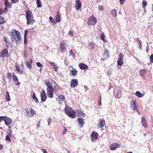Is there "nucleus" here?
Instances as JSON below:
<instances>
[{
  "mask_svg": "<svg viewBox=\"0 0 153 153\" xmlns=\"http://www.w3.org/2000/svg\"><path fill=\"white\" fill-rule=\"evenodd\" d=\"M45 84L47 86V95L49 98L53 97V85H56V84L54 81L52 79H49L47 82L45 83Z\"/></svg>",
  "mask_w": 153,
  "mask_h": 153,
  "instance_id": "1",
  "label": "nucleus"
},
{
  "mask_svg": "<svg viewBox=\"0 0 153 153\" xmlns=\"http://www.w3.org/2000/svg\"><path fill=\"white\" fill-rule=\"evenodd\" d=\"M10 33H11L10 34V36L13 37V38H12V40L13 42L16 41L17 42V41L21 39V34L19 31L16 30H13L12 32H10Z\"/></svg>",
  "mask_w": 153,
  "mask_h": 153,
  "instance_id": "2",
  "label": "nucleus"
},
{
  "mask_svg": "<svg viewBox=\"0 0 153 153\" xmlns=\"http://www.w3.org/2000/svg\"><path fill=\"white\" fill-rule=\"evenodd\" d=\"M10 33H11L10 34V36L13 37V38H12V40L13 42L16 41L17 42V41L21 39V34L19 31L16 30H13L12 32H10Z\"/></svg>",
  "mask_w": 153,
  "mask_h": 153,
  "instance_id": "3",
  "label": "nucleus"
},
{
  "mask_svg": "<svg viewBox=\"0 0 153 153\" xmlns=\"http://www.w3.org/2000/svg\"><path fill=\"white\" fill-rule=\"evenodd\" d=\"M10 33H11L10 34V36L13 37V38H12V40L13 42L16 41L17 42V41L21 39V34L19 31L16 30H13L12 32H10Z\"/></svg>",
  "mask_w": 153,
  "mask_h": 153,
  "instance_id": "4",
  "label": "nucleus"
},
{
  "mask_svg": "<svg viewBox=\"0 0 153 153\" xmlns=\"http://www.w3.org/2000/svg\"><path fill=\"white\" fill-rule=\"evenodd\" d=\"M26 18L27 19V24H33L35 22L32 13L30 10H27L25 12Z\"/></svg>",
  "mask_w": 153,
  "mask_h": 153,
  "instance_id": "5",
  "label": "nucleus"
},
{
  "mask_svg": "<svg viewBox=\"0 0 153 153\" xmlns=\"http://www.w3.org/2000/svg\"><path fill=\"white\" fill-rule=\"evenodd\" d=\"M65 113L69 117L74 118L76 116V114L72 108L68 106H66L65 109Z\"/></svg>",
  "mask_w": 153,
  "mask_h": 153,
  "instance_id": "6",
  "label": "nucleus"
},
{
  "mask_svg": "<svg viewBox=\"0 0 153 153\" xmlns=\"http://www.w3.org/2000/svg\"><path fill=\"white\" fill-rule=\"evenodd\" d=\"M66 41V40H62L60 42L59 50L60 52L62 53H65L67 51L66 48L67 45L65 44Z\"/></svg>",
  "mask_w": 153,
  "mask_h": 153,
  "instance_id": "7",
  "label": "nucleus"
},
{
  "mask_svg": "<svg viewBox=\"0 0 153 153\" xmlns=\"http://www.w3.org/2000/svg\"><path fill=\"white\" fill-rule=\"evenodd\" d=\"M9 57V53L7 49H4L0 52V58L2 59V60L4 61V59Z\"/></svg>",
  "mask_w": 153,
  "mask_h": 153,
  "instance_id": "8",
  "label": "nucleus"
},
{
  "mask_svg": "<svg viewBox=\"0 0 153 153\" xmlns=\"http://www.w3.org/2000/svg\"><path fill=\"white\" fill-rule=\"evenodd\" d=\"M97 22V19L93 15L90 16L88 19V24L89 25H94Z\"/></svg>",
  "mask_w": 153,
  "mask_h": 153,
  "instance_id": "9",
  "label": "nucleus"
},
{
  "mask_svg": "<svg viewBox=\"0 0 153 153\" xmlns=\"http://www.w3.org/2000/svg\"><path fill=\"white\" fill-rule=\"evenodd\" d=\"M25 111L29 117H32L35 114V111L31 108H26Z\"/></svg>",
  "mask_w": 153,
  "mask_h": 153,
  "instance_id": "10",
  "label": "nucleus"
},
{
  "mask_svg": "<svg viewBox=\"0 0 153 153\" xmlns=\"http://www.w3.org/2000/svg\"><path fill=\"white\" fill-rule=\"evenodd\" d=\"M91 141L93 142L96 141L98 138V133L95 131H93L92 132L90 136Z\"/></svg>",
  "mask_w": 153,
  "mask_h": 153,
  "instance_id": "11",
  "label": "nucleus"
},
{
  "mask_svg": "<svg viewBox=\"0 0 153 153\" xmlns=\"http://www.w3.org/2000/svg\"><path fill=\"white\" fill-rule=\"evenodd\" d=\"M121 147V145L116 143H114L111 144L110 146V149L111 150H114L117 148H120Z\"/></svg>",
  "mask_w": 153,
  "mask_h": 153,
  "instance_id": "12",
  "label": "nucleus"
},
{
  "mask_svg": "<svg viewBox=\"0 0 153 153\" xmlns=\"http://www.w3.org/2000/svg\"><path fill=\"white\" fill-rule=\"evenodd\" d=\"M78 85V81L77 79H73L71 80V86L72 88H75Z\"/></svg>",
  "mask_w": 153,
  "mask_h": 153,
  "instance_id": "13",
  "label": "nucleus"
},
{
  "mask_svg": "<svg viewBox=\"0 0 153 153\" xmlns=\"http://www.w3.org/2000/svg\"><path fill=\"white\" fill-rule=\"evenodd\" d=\"M40 96L41 101L43 102H45L47 98L46 93L44 90H43L40 93Z\"/></svg>",
  "mask_w": 153,
  "mask_h": 153,
  "instance_id": "14",
  "label": "nucleus"
},
{
  "mask_svg": "<svg viewBox=\"0 0 153 153\" xmlns=\"http://www.w3.org/2000/svg\"><path fill=\"white\" fill-rule=\"evenodd\" d=\"M82 6V3L80 0H77L75 1V7L76 10L80 9Z\"/></svg>",
  "mask_w": 153,
  "mask_h": 153,
  "instance_id": "15",
  "label": "nucleus"
},
{
  "mask_svg": "<svg viewBox=\"0 0 153 153\" xmlns=\"http://www.w3.org/2000/svg\"><path fill=\"white\" fill-rule=\"evenodd\" d=\"M4 122L5 124L8 126L9 128H10V127L9 126V125L12 123V120L10 118L6 117Z\"/></svg>",
  "mask_w": 153,
  "mask_h": 153,
  "instance_id": "16",
  "label": "nucleus"
},
{
  "mask_svg": "<svg viewBox=\"0 0 153 153\" xmlns=\"http://www.w3.org/2000/svg\"><path fill=\"white\" fill-rule=\"evenodd\" d=\"M123 55L121 53H120L119 55V57L117 61L118 65H121L123 64Z\"/></svg>",
  "mask_w": 153,
  "mask_h": 153,
  "instance_id": "17",
  "label": "nucleus"
},
{
  "mask_svg": "<svg viewBox=\"0 0 153 153\" xmlns=\"http://www.w3.org/2000/svg\"><path fill=\"white\" fill-rule=\"evenodd\" d=\"M105 122L103 119H100L98 124V126L100 128H101L105 125Z\"/></svg>",
  "mask_w": 153,
  "mask_h": 153,
  "instance_id": "18",
  "label": "nucleus"
},
{
  "mask_svg": "<svg viewBox=\"0 0 153 153\" xmlns=\"http://www.w3.org/2000/svg\"><path fill=\"white\" fill-rule=\"evenodd\" d=\"M137 103L135 100H132L130 104V105L132 107L133 109L135 111H137V105H136Z\"/></svg>",
  "mask_w": 153,
  "mask_h": 153,
  "instance_id": "19",
  "label": "nucleus"
},
{
  "mask_svg": "<svg viewBox=\"0 0 153 153\" xmlns=\"http://www.w3.org/2000/svg\"><path fill=\"white\" fill-rule=\"evenodd\" d=\"M85 119L83 120L82 118H78L77 119L78 122L80 125L81 128L83 127L85 125V122H84Z\"/></svg>",
  "mask_w": 153,
  "mask_h": 153,
  "instance_id": "20",
  "label": "nucleus"
},
{
  "mask_svg": "<svg viewBox=\"0 0 153 153\" xmlns=\"http://www.w3.org/2000/svg\"><path fill=\"white\" fill-rule=\"evenodd\" d=\"M4 41L6 43V46L7 47L9 48L11 46V45L10 40L6 36H4Z\"/></svg>",
  "mask_w": 153,
  "mask_h": 153,
  "instance_id": "21",
  "label": "nucleus"
},
{
  "mask_svg": "<svg viewBox=\"0 0 153 153\" xmlns=\"http://www.w3.org/2000/svg\"><path fill=\"white\" fill-rule=\"evenodd\" d=\"M61 15L59 11L57 13V15L55 17V19L56 22H60L61 21Z\"/></svg>",
  "mask_w": 153,
  "mask_h": 153,
  "instance_id": "22",
  "label": "nucleus"
},
{
  "mask_svg": "<svg viewBox=\"0 0 153 153\" xmlns=\"http://www.w3.org/2000/svg\"><path fill=\"white\" fill-rule=\"evenodd\" d=\"M12 78L14 82H15V84L18 86H19L20 83L18 82V79L17 77L15 75H13Z\"/></svg>",
  "mask_w": 153,
  "mask_h": 153,
  "instance_id": "23",
  "label": "nucleus"
},
{
  "mask_svg": "<svg viewBox=\"0 0 153 153\" xmlns=\"http://www.w3.org/2000/svg\"><path fill=\"white\" fill-rule=\"evenodd\" d=\"M141 122L143 126L145 128H147L148 127L147 122L144 117H143L142 118Z\"/></svg>",
  "mask_w": 153,
  "mask_h": 153,
  "instance_id": "24",
  "label": "nucleus"
},
{
  "mask_svg": "<svg viewBox=\"0 0 153 153\" xmlns=\"http://www.w3.org/2000/svg\"><path fill=\"white\" fill-rule=\"evenodd\" d=\"M4 2L6 7L9 8H10L11 7L12 3H9L8 0H4Z\"/></svg>",
  "mask_w": 153,
  "mask_h": 153,
  "instance_id": "25",
  "label": "nucleus"
},
{
  "mask_svg": "<svg viewBox=\"0 0 153 153\" xmlns=\"http://www.w3.org/2000/svg\"><path fill=\"white\" fill-rule=\"evenodd\" d=\"M59 91V88L57 85L56 84V85H55L53 88V92H54L55 94H56Z\"/></svg>",
  "mask_w": 153,
  "mask_h": 153,
  "instance_id": "26",
  "label": "nucleus"
},
{
  "mask_svg": "<svg viewBox=\"0 0 153 153\" xmlns=\"http://www.w3.org/2000/svg\"><path fill=\"white\" fill-rule=\"evenodd\" d=\"M77 74V71L75 69H74L71 71V73L70 74L71 75H72L73 76H76Z\"/></svg>",
  "mask_w": 153,
  "mask_h": 153,
  "instance_id": "27",
  "label": "nucleus"
},
{
  "mask_svg": "<svg viewBox=\"0 0 153 153\" xmlns=\"http://www.w3.org/2000/svg\"><path fill=\"white\" fill-rule=\"evenodd\" d=\"M11 137V134L10 133H9L7 135H6V140L7 141H8L9 142L11 141V140L10 138Z\"/></svg>",
  "mask_w": 153,
  "mask_h": 153,
  "instance_id": "28",
  "label": "nucleus"
},
{
  "mask_svg": "<svg viewBox=\"0 0 153 153\" xmlns=\"http://www.w3.org/2000/svg\"><path fill=\"white\" fill-rule=\"evenodd\" d=\"M5 98L7 101H9L10 100V96L9 94V93L8 91L6 93Z\"/></svg>",
  "mask_w": 153,
  "mask_h": 153,
  "instance_id": "29",
  "label": "nucleus"
},
{
  "mask_svg": "<svg viewBox=\"0 0 153 153\" xmlns=\"http://www.w3.org/2000/svg\"><path fill=\"white\" fill-rule=\"evenodd\" d=\"M111 13L114 17H115L117 16V11L116 10H112L111 11Z\"/></svg>",
  "mask_w": 153,
  "mask_h": 153,
  "instance_id": "30",
  "label": "nucleus"
},
{
  "mask_svg": "<svg viewBox=\"0 0 153 153\" xmlns=\"http://www.w3.org/2000/svg\"><path fill=\"white\" fill-rule=\"evenodd\" d=\"M146 70L143 69V70H142L140 72V75L142 76H143L145 74H146Z\"/></svg>",
  "mask_w": 153,
  "mask_h": 153,
  "instance_id": "31",
  "label": "nucleus"
},
{
  "mask_svg": "<svg viewBox=\"0 0 153 153\" xmlns=\"http://www.w3.org/2000/svg\"><path fill=\"white\" fill-rule=\"evenodd\" d=\"M135 94L139 97H141L143 96V95L139 91H137L135 93Z\"/></svg>",
  "mask_w": 153,
  "mask_h": 153,
  "instance_id": "32",
  "label": "nucleus"
},
{
  "mask_svg": "<svg viewBox=\"0 0 153 153\" xmlns=\"http://www.w3.org/2000/svg\"><path fill=\"white\" fill-rule=\"evenodd\" d=\"M33 100L35 101L36 103H39V100H38L37 98L36 97L35 94L34 92L33 93Z\"/></svg>",
  "mask_w": 153,
  "mask_h": 153,
  "instance_id": "33",
  "label": "nucleus"
},
{
  "mask_svg": "<svg viewBox=\"0 0 153 153\" xmlns=\"http://www.w3.org/2000/svg\"><path fill=\"white\" fill-rule=\"evenodd\" d=\"M16 70H15V71H17L18 73L21 74L23 73V71L21 68H16Z\"/></svg>",
  "mask_w": 153,
  "mask_h": 153,
  "instance_id": "34",
  "label": "nucleus"
},
{
  "mask_svg": "<svg viewBox=\"0 0 153 153\" xmlns=\"http://www.w3.org/2000/svg\"><path fill=\"white\" fill-rule=\"evenodd\" d=\"M36 3L38 7H42L40 0H36Z\"/></svg>",
  "mask_w": 153,
  "mask_h": 153,
  "instance_id": "35",
  "label": "nucleus"
},
{
  "mask_svg": "<svg viewBox=\"0 0 153 153\" xmlns=\"http://www.w3.org/2000/svg\"><path fill=\"white\" fill-rule=\"evenodd\" d=\"M58 98L62 101H64L65 100V97L62 95H60L59 96Z\"/></svg>",
  "mask_w": 153,
  "mask_h": 153,
  "instance_id": "36",
  "label": "nucleus"
},
{
  "mask_svg": "<svg viewBox=\"0 0 153 153\" xmlns=\"http://www.w3.org/2000/svg\"><path fill=\"white\" fill-rule=\"evenodd\" d=\"M5 22L3 17L0 16V24L4 23Z\"/></svg>",
  "mask_w": 153,
  "mask_h": 153,
  "instance_id": "37",
  "label": "nucleus"
},
{
  "mask_svg": "<svg viewBox=\"0 0 153 153\" xmlns=\"http://www.w3.org/2000/svg\"><path fill=\"white\" fill-rule=\"evenodd\" d=\"M32 62V60L30 59L28 62L26 63V65L27 67H30L31 66V63Z\"/></svg>",
  "mask_w": 153,
  "mask_h": 153,
  "instance_id": "38",
  "label": "nucleus"
},
{
  "mask_svg": "<svg viewBox=\"0 0 153 153\" xmlns=\"http://www.w3.org/2000/svg\"><path fill=\"white\" fill-rule=\"evenodd\" d=\"M105 36L104 35V33H102L100 35V38L103 41H105Z\"/></svg>",
  "mask_w": 153,
  "mask_h": 153,
  "instance_id": "39",
  "label": "nucleus"
},
{
  "mask_svg": "<svg viewBox=\"0 0 153 153\" xmlns=\"http://www.w3.org/2000/svg\"><path fill=\"white\" fill-rule=\"evenodd\" d=\"M94 43L93 42H91L89 44V45L91 49H93L94 48Z\"/></svg>",
  "mask_w": 153,
  "mask_h": 153,
  "instance_id": "40",
  "label": "nucleus"
},
{
  "mask_svg": "<svg viewBox=\"0 0 153 153\" xmlns=\"http://www.w3.org/2000/svg\"><path fill=\"white\" fill-rule=\"evenodd\" d=\"M12 75L11 73H8L7 74V78L8 79L11 80Z\"/></svg>",
  "mask_w": 153,
  "mask_h": 153,
  "instance_id": "41",
  "label": "nucleus"
},
{
  "mask_svg": "<svg viewBox=\"0 0 153 153\" xmlns=\"http://www.w3.org/2000/svg\"><path fill=\"white\" fill-rule=\"evenodd\" d=\"M69 53H70V54H69L70 55L73 57H75V54L73 52L72 50V49H71Z\"/></svg>",
  "mask_w": 153,
  "mask_h": 153,
  "instance_id": "42",
  "label": "nucleus"
},
{
  "mask_svg": "<svg viewBox=\"0 0 153 153\" xmlns=\"http://www.w3.org/2000/svg\"><path fill=\"white\" fill-rule=\"evenodd\" d=\"M79 67H88V66L85 64L80 63L79 65Z\"/></svg>",
  "mask_w": 153,
  "mask_h": 153,
  "instance_id": "43",
  "label": "nucleus"
},
{
  "mask_svg": "<svg viewBox=\"0 0 153 153\" xmlns=\"http://www.w3.org/2000/svg\"><path fill=\"white\" fill-rule=\"evenodd\" d=\"M147 4V2L145 1H143L142 3V5L143 7H146Z\"/></svg>",
  "mask_w": 153,
  "mask_h": 153,
  "instance_id": "44",
  "label": "nucleus"
},
{
  "mask_svg": "<svg viewBox=\"0 0 153 153\" xmlns=\"http://www.w3.org/2000/svg\"><path fill=\"white\" fill-rule=\"evenodd\" d=\"M101 101H102L101 96V95H100V98H99V100L98 101V104L100 105H101Z\"/></svg>",
  "mask_w": 153,
  "mask_h": 153,
  "instance_id": "45",
  "label": "nucleus"
},
{
  "mask_svg": "<svg viewBox=\"0 0 153 153\" xmlns=\"http://www.w3.org/2000/svg\"><path fill=\"white\" fill-rule=\"evenodd\" d=\"M5 118L6 117L5 116H0V122H1L2 120L4 121Z\"/></svg>",
  "mask_w": 153,
  "mask_h": 153,
  "instance_id": "46",
  "label": "nucleus"
},
{
  "mask_svg": "<svg viewBox=\"0 0 153 153\" xmlns=\"http://www.w3.org/2000/svg\"><path fill=\"white\" fill-rule=\"evenodd\" d=\"M49 20L50 22L52 23H54L55 22V21L53 19L51 16L49 17Z\"/></svg>",
  "mask_w": 153,
  "mask_h": 153,
  "instance_id": "47",
  "label": "nucleus"
},
{
  "mask_svg": "<svg viewBox=\"0 0 153 153\" xmlns=\"http://www.w3.org/2000/svg\"><path fill=\"white\" fill-rule=\"evenodd\" d=\"M63 128H64V130H63V131L62 132V134L63 135H64L65 134L66 132L67 131L66 128L64 126H63Z\"/></svg>",
  "mask_w": 153,
  "mask_h": 153,
  "instance_id": "48",
  "label": "nucleus"
},
{
  "mask_svg": "<svg viewBox=\"0 0 153 153\" xmlns=\"http://www.w3.org/2000/svg\"><path fill=\"white\" fill-rule=\"evenodd\" d=\"M150 60L151 62H153V54L151 55L150 57Z\"/></svg>",
  "mask_w": 153,
  "mask_h": 153,
  "instance_id": "49",
  "label": "nucleus"
},
{
  "mask_svg": "<svg viewBox=\"0 0 153 153\" xmlns=\"http://www.w3.org/2000/svg\"><path fill=\"white\" fill-rule=\"evenodd\" d=\"M47 121L48 122V126H49L51 124V123L52 121V119L51 118V117L49 118H48V120Z\"/></svg>",
  "mask_w": 153,
  "mask_h": 153,
  "instance_id": "50",
  "label": "nucleus"
},
{
  "mask_svg": "<svg viewBox=\"0 0 153 153\" xmlns=\"http://www.w3.org/2000/svg\"><path fill=\"white\" fill-rule=\"evenodd\" d=\"M99 10L101 11H103L104 8L103 6L102 5H99L98 6Z\"/></svg>",
  "mask_w": 153,
  "mask_h": 153,
  "instance_id": "51",
  "label": "nucleus"
},
{
  "mask_svg": "<svg viewBox=\"0 0 153 153\" xmlns=\"http://www.w3.org/2000/svg\"><path fill=\"white\" fill-rule=\"evenodd\" d=\"M120 4L121 5H122L123 4H124L125 2V0H119Z\"/></svg>",
  "mask_w": 153,
  "mask_h": 153,
  "instance_id": "52",
  "label": "nucleus"
},
{
  "mask_svg": "<svg viewBox=\"0 0 153 153\" xmlns=\"http://www.w3.org/2000/svg\"><path fill=\"white\" fill-rule=\"evenodd\" d=\"M51 66L53 67H56V65H55V63L52 62H49Z\"/></svg>",
  "mask_w": 153,
  "mask_h": 153,
  "instance_id": "53",
  "label": "nucleus"
},
{
  "mask_svg": "<svg viewBox=\"0 0 153 153\" xmlns=\"http://www.w3.org/2000/svg\"><path fill=\"white\" fill-rule=\"evenodd\" d=\"M109 52L108 50L107 49H106L105 50L104 54L107 55L108 54Z\"/></svg>",
  "mask_w": 153,
  "mask_h": 153,
  "instance_id": "54",
  "label": "nucleus"
},
{
  "mask_svg": "<svg viewBox=\"0 0 153 153\" xmlns=\"http://www.w3.org/2000/svg\"><path fill=\"white\" fill-rule=\"evenodd\" d=\"M40 122H41V120H39L38 122V124L37 125V128H39L40 125Z\"/></svg>",
  "mask_w": 153,
  "mask_h": 153,
  "instance_id": "55",
  "label": "nucleus"
},
{
  "mask_svg": "<svg viewBox=\"0 0 153 153\" xmlns=\"http://www.w3.org/2000/svg\"><path fill=\"white\" fill-rule=\"evenodd\" d=\"M8 11L7 7H5V8L3 10V12L6 13Z\"/></svg>",
  "mask_w": 153,
  "mask_h": 153,
  "instance_id": "56",
  "label": "nucleus"
},
{
  "mask_svg": "<svg viewBox=\"0 0 153 153\" xmlns=\"http://www.w3.org/2000/svg\"><path fill=\"white\" fill-rule=\"evenodd\" d=\"M12 3H16L18 2L19 0H10Z\"/></svg>",
  "mask_w": 153,
  "mask_h": 153,
  "instance_id": "57",
  "label": "nucleus"
},
{
  "mask_svg": "<svg viewBox=\"0 0 153 153\" xmlns=\"http://www.w3.org/2000/svg\"><path fill=\"white\" fill-rule=\"evenodd\" d=\"M36 65L39 67H42V64L39 62H37Z\"/></svg>",
  "mask_w": 153,
  "mask_h": 153,
  "instance_id": "58",
  "label": "nucleus"
},
{
  "mask_svg": "<svg viewBox=\"0 0 153 153\" xmlns=\"http://www.w3.org/2000/svg\"><path fill=\"white\" fill-rule=\"evenodd\" d=\"M28 31L27 30H25V34H24V37H27V33Z\"/></svg>",
  "mask_w": 153,
  "mask_h": 153,
  "instance_id": "59",
  "label": "nucleus"
},
{
  "mask_svg": "<svg viewBox=\"0 0 153 153\" xmlns=\"http://www.w3.org/2000/svg\"><path fill=\"white\" fill-rule=\"evenodd\" d=\"M41 150L43 152V153H47V151L46 150L43 149H41Z\"/></svg>",
  "mask_w": 153,
  "mask_h": 153,
  "instance_id": "60",
  "label": "nucleus"
},
{
  "mask_svg": "<svg viewBox=\"0 0 153 153\" xmlns=\"http://www.w3.org/2000/svg\"><path fill=\"white\" fill-rule=\"evenodd\" d=\"M24 56L25 57H27V52L25 51H24Z\"/></svg>",
  "mask_w": 153,
  "mask_h": 153,
  "instance_id": "61",
  "label": "nucleus"
},
{
  "mask_svg": "<svg viewBox=\"0 0 153 153\" xmlns=\"http://www.w3.org/2000/svg\"><path fill=\"white\" fill-rule=\"evenodd\" d=\"M73 32L71 31H69L68 32V33L70 34V35H73Z\"/></svg>",
  "mask_w": 153,
  "mask_h": 153,
  "instance_id": "62",
  "label": "nucleus"
},
{
  "mask_svg": "<svg viewBox=\"0 0 153 153\" xmlns=\"http://www.w3.org/2000/svg\"><path fill=\"white\" fill-rule=\"evenodd\" d=\"M27 40H26V37H24V43L26 44L27 43Z\"/></svg>",
  "mask_w": 153,
  "mask_h": 153,
  "instance_id": "63",
  "label": "nucleus"
},
{
  "mask_svg": "<svg viewBox=\"0 0 153 153\" xmlns=\"http://www.w3.org/2000/svg\"><path fill=\"white\" fill-rule=\"evenodd\" d=\"M3 11L1 8H0V15H1L3 13Z\"/></svg>",
  "mask_w": 153,
  "mask_h": 153,
  "instance_id": "64",
  "label": "nucleus"
}]
</instances>
